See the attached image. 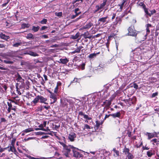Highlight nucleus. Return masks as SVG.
I'll return each mask as SVG.
<instances>
[{
	"label": "nucleus",
	"mask_w": 159,
	"mask_h": 159,
	"mask_svg": "<svg viewBox=\"0 0 159 159\" xmlns=\"http://www.w3.org/2000/svg\"><path fill=\"white\" fill-rule=\"evenodd\" d=\"M101 66H102V65ZM103 69V67L102 66H101L100 65H99L97 67V70H98V71H101Z\"/></svg>",
	"instance_id": "a18cd8bd"
},
{
	"label": "nucleus",
	"mask_w": 159,
	"mask_h": 159,
	"mask_svg": "<svg viewBox=\"0 0 159 159\" xmlns=\"http://www.w3.org/2000/svg\"><path fill=\"white\" fill-rule=\"evenodd\" d=\"M79 36V34L77 33L75 35H72L71 36V38L73 39H77Z\"/></svg>",
	"instance_id": "a19ab883"
},
{
	"label": "nucleus",
	"mask_w": 159,
	"mask_h": 159,
	"mask_svg": "<svg viewBox=\"0 0 159 159\" xmlns=\"http://www.w3.org/2000/svg\"><path fill=\"white\" fill-rule=\"evenodd\" d=\"M50 108V106H46L41 107V110H42L43 108L46 109V110H48Z\"/></svg>",
	"instance_id": "de8ad7c7"
},
{
	"label": "nucleus",
	"mask_w": 159,
	"mask_h": 159,
	"mask_svg": "<svg viewBox=\"0 0 159 159\" xmlns=\"http://www.w3.org/2000/svg\"><path fill=\"white\" fill-rule=\"evenodd\" d=\"M58 85H57V86L55 88V90H54V92L55 93H57V90H58Z\"/></svg>",
	"instance_id": "69168bd1"
},
{
	"label": "nucleus",
	"mask_w": 159,
	"mask_h": 159,
	"mask_svg": "<svg viewBox=\"0 0 159 159\" xmlns=\"http://www.w3.org/2000/svg\"><path fill=\"white\" fill-rule=\"evenodd\" d=\"M47 22V20L46 19H43L40 22L41 24H46Z\"/></svg>",
	"instance_id": "79ce46f5"
},
{
	"label": "nucleus",
	"mask_w": 159,
	"mask_h": 159,
	"mask_svg": "<svg viewBox=\"0 0 159 159\" xmlns=\"http://www.w3.org/2000/svg\"><path fill=\"white\" fill-rule=\"evenodd\" d=\"M69 61V60L66 58H62L60 59L59 61H58V62L63 64H66Z\"/></svg>",
	"instance_id": "9b49d317"
},
{
	"label": "nucleus",
	"mask_w": 159,
	"mask_h": 159,
	"mask_svg": "<svg viewBox=\"0 0 159 159\" xmlns=\"http://www.w3.org/2000/svg\"><path fill=\"white\" fill-rule=\"evenodd\" d=\"M82 48H83V47L82 46H79L77 49H75L74 51L72 52V53H75L76 52L80 53V51L81 49Z\"/></svg>",
	"instance_id": "bb28decb"
},
{
	"label": "nucleus",
	"mask_w": 159,
	"mask_h": 159,
	"mask_svg": "<svg viewBox=\"0 0 159 159\" xmlns=\"http://www.w3.org/2000/svg\"><path fill=\"white\" fill-rule=\"evenodd\" d=\"M128 35L132 36H136L137 35V33H136L135 31L131 27H129L128 29Z\"/></svg>",
	"instance_id": "423d86ee"
},
{
	"label": "nucleus",
	"mask_w": 159,
	"mask_h": 159,
	"mask_svg": "<svg viewBox=\"0 0 159 159\" xmlns=\"http://www.w3.org/2000/svg\"><path fill=\"white\" fill-rule=\"evenodd\" d=\"M130 78L129 77H127L125 80L126 83H128L130 81Z\"/></svg>",
	"instance_id": "052dcab7"
},
{
	"label": "nucleus",
	"mask_w": 159,
	"mask_h": 159,
	"mask_svg": "<svg viewBox=\"0 0 159 159\" xmlns=\"http://www.w3.org/2000/svg\"><path fill=\"white\" fill-rule=\"evenodd\" d=\"M25 54L30 55L31 56L33 57H36L38 56V55L35 52H34L31 51H25Z\"/></svg>",
	"instance_id": "9d476101"
},
{
	"label": "nucleus",
	"mask_w": 159,
	"mask_h": 159,
	"mask_svg": "<svg viewBox=\"0 0 159 159\" xmlns=\"http://www.w3.org/2000/svg\"><path fill=\"white\" fill-rule=\"evenodd\" d=\"M47 27L46 26H42L41 28L40 29V30H43L47 28Z\"/></svg>",
	"instance_id": "0e129e2a"
},
{
	"label": "nucleus",
	"mask_w": 159,
	"mask_h": 159,
	"mask_svg": "<svg viewBox=\"0 0 159 159\" xmlns=\"http://www.w3.org/2000/svg\"><path fill=\"white\" fill-rule=\"evenodd\" d=\"M11 101L10 102H7V105L9 107L12 108V105L11 104Z\"/></svg>",
	"instance_id": "bf43d9fd"
},
{
	"label": "nucleus",
	"mask_w": 159,
	"mask_h": 159,
	"mask_svg": "<svg viewBox=\"0 0 159 159\" xmlns=\"http://www.w3.org/2000/svg\"><path fill=\"white\" fill-rule=\"evenodd\" d=\"M136 101V98L135 96L131 98H129V103L130 105L131 103L134 104L135 103Z\"/></svg>",
	"instance_id": "2eb2a0df"
},
{
	"label": "nucleus",
	"mask_w": 159,
	"mask_h": 159,
	"mask_svg": "<svg viewBox=\"0 0 159 159\" xmlns=\"http://www.w3.org/2000/svg\"><path fill=\"white\" fill-rule=\"evenodd\" d=\"M76 137V134L75 133L71 132L69 134L68 138L70 141L73 142L75 140V139Z\"/></svg>",
	"instance_id": "0eeeda50"
},
{
	"label": "nucleus",
	"mask_w": 159,
	"mask_h": 159,
	"mask_svg": "<svg viewBox=\"0 0 159 159\" xmlns=\"http://www.w3.org/2000/svg\"><path fill=\"white\" fill-rule=\"evenodd\" d=\"M145 27L146 28V33L144 35V39H146L147 38V36L150 33V28L153 27L152 25L150 24H148L146 25Z\"/></svg>",
	"instance_id": "39448f33"
},
{
	"label": "nucleus",
	"mask_w": 159,
	"mask_h": 159,
	"mask_svg": "<svg viewBox=\"0 0 159 159\" xmlns=\"http://www.w3.org/2000/svg\"><path fill=\"white\" fill-rule=\"evenodd\" d=\"M79 10V9L78 8H76L75 10V13L78 14L79 12H77Z\"/></svg>",
	"instance_id": "774afa93"
},
{
	"label": "nucleus",
	"mask_w": 159,
	"mask_h": 159,
	"mask_svg": "<svg viewBox=\"0 0 159 159\" xmlns=\"http://www.w3.org/2000/svg\"><path fill=\"white\" fill-rule=\"evenodd\" d=\"M103 123V121L100 122V121H98V120H96V125L95 127H97V128H98L100 125H102Z\"/></svg>",
	"instance_id": "c85d7f7f"
},
{
	"label": "nucleus",
	"mask_w": 159,
	"mask_h": 159,
	"mask_svg": "<svg viewBox=\"0 0 159 159\" xmlns=\"http://www.w3.org/2000/svg\"><path fill=\"white\" fill-rule=\"evenodd\" d=\"M78 79L77 78H75L73 80V81H71V82H70V84L74 83L77 82H78Z\"/></svg>",
	"instance_id": "864d4df0"
},
{
	"label": "nucleus",
	"mask_w": 159,
	"mask_h": 159,
	"mask_svg": "<svg viewBox=\"0 0 159 159\" xmlns=\"http://www.w3.org/2000/svg\"><path fill=\"white\" fill-rule=\"evenodd\" d=\"M97 54L93 53L89 55V57L90 59H92L94 57L96 56Z\"/></svg>",
	"instance_id": "ea45409f"
},
{
	"label": "nucleus",
	"mask_w": 159,
	"mask_h": 159,
	"mask_svg": "<svg viewBox=\"0 0 159 159\" xmlns=\"http://www.w3.org/2000/svg\"><path fill=\"white\" fill-rule=\"evenodd\" d=\"M80 1L81 2H83V0H75L74 1H73L72 2V4H74L76 2H79Z\"/></svg>",
	"instance_id": "e2e57ef3"
},
{
	"label": "nucleus",
	"mask_w": 159,
	"mask_h": 159,
	"mask_svg": "<svg viewBox=\"0 0 159 159\" xmlns=\"http://www.w3.org/2000/svg\"><path fill=\"white\" fill-rule=\"evenodd\" d=\"M28 24L25 23H24L22 24V26L23 28H28V26H27Z\"/></svg>",
	"instance_id": "6e6d98bb"
},
{
	"label": "nucleus",
	"mask_w": 159,
	"mask_h": 159,
	"mask_svg": "<svg viewBox=\"0 0 159 159\" xmlns=\"http://www.w3.org/2000/svg\"><path fill=\"white\" fill-rule=\"evenodd\" d=\"M50 100L51 101L50 103L51 104L54 103L56 102L57 101V95L54 93H51L49 95Z\"/></svg>",
	"instance_id": "20e7f679"
},
{
	"label": "nucleus",
	"mask_w": 159,
	"mask_h": 159,
	"mask_svg": "<svg viewBox=\"0 0 159 159\" xmlns=\"http://www.w3.org/2000/svg\"><path fill=\"white\" fill-rule=\"evenodd\" d=\"M154 154V152L152 150H150L147 152V155L149 157H151Z\"/></svg>",
	"instance_id": "a878e982"
},
{
	"label": "nucleus",
	"mask_w": 159,
	"mask_h": 159,
	"mask_svg": "<svg viewBox=\"0 0 159 159\" xmlns=\"http://www.w3.org/2000/svg\"><path fill=\"white\" fill-rule=\"evenodd\" d=\"M146 135H147L148 136V139L149 140L151 139L154 137L155 136V135L157 134L156 132L153 133H149L147 132L146 134Z\"/></svg>",
	"instance_id": "4468645a"
},
{
	"label": "nucleus",
	"mask_w": 159,
	"mask_h": 159,
	"mask_svg": "<svg viewBox=\"0 0 159 159\" xmlns=\"http://www.w3.org/2000/svg\"><path fill=\"white\" fill-rule=\"evenodd\" d=\"M128 159H132L134 158L133 155L130 153L126 155Z\"/></svg>",
	"instance_id": "4c0bfd02"
},
{
	"label": "nucleus",
	"mask_w": 159,
	"mask_h": 159,
	"mask_svg": "<svg viewBox=\"0 0 159 159\" xmlns=\"http://www.w3.org/2000/svg\"><path fill=\"white\" fill-rule=\"evenodd\" d=\"M105 106H106L107 107L110 106L111 104V101L109 100H106L105 101Z\"/></svg>",
	"instance_id": "72a5a7b5"
},
{
	"label": "nucleus",
	"mask_w": 159,
	"mask_h": 159,
	"mask_svg": "<svg viewBox=\"0 0 159 159\" xmlns=\"http://www.w3.org/2000/svg\"><path fill=\"white\" fill-rule=\"evenodd\" d=\"M134 51L135 54L137 55H140L142 52V51L140 48H138L136 49Z\"/></svg>",
	"instance_id": "aec40b11"
},
{
	"label": "nucleus",
	"mask_w": 159,
	"mask_h": 159,
	"mask_svg": "<svg viewBox=\"0 0 159 159\" xmlns=\"http://www.w3.org/2000/svg\"><path fill=\"white\" fill-rule=\"evenodd\" d=\"M124 16V15L122 16H117L116 17L115 21L114 22V25H116L118 23L120 24L121 23V18L123 17Z\"/></svg>",
	"instance_id": "6e6552de"
},
{
	"label": "nucleus",
	"mask_w": 159,
	"mask_h": 159,
	"mask_svg": "<svg viewBox=\"0 0 159 159\" xmlns=\"http://www.w3.org/2000/svg\"><path fill=\"white\" fill-rule=\"evenodd\" d=\"M107 17H102L99 19L98 22L99 24H103L105 23L107 21Z\"/></svg>",
	"instance_id": "1a4fd4ad"
},
{
	"label": "nucleus",
	"mask_w": 159,
	"mask_h": 159,
	"mask_svg": "<svg viewBox=\"0 0 159 159\" xmlns=\"http://www.w3.org/2000/svg\"><path fill=\"white\" fill-rule=\"evenodd\" d=\"M80 13H81V12H79V13L78 14H77V13H75V15H73L71 16V19H74L77 16H78L79 14H80Z\"/></svg>",
	"instance_id": "49530a36"
},
{
	"label": "nucleus",
	"mask_w": 159,
	"mask_h": 159,
	"mask_svg": "<svg viewBox=\"0 0 159 159\" xmlns=\"http://www.w3.org/2000/svg\"><path fill=\"white\" fill-rule=\"evenodd\" d=\"M106 2H103L102 3H101L100 5V6L103 9V7L105 6L106 5Z\"/></svg>",
	"instance_id": "603ef678"
},
{
	"label": "nucleus",
	"mask_w": 159,
	"mask_h": 159,
	"mask_svg": "<svg viewBox=\"0 0 159 159\" xmlns=\"http://www.w3.org/2000/svg\"><path fill=\"white\" fill-rule=\"evenodd\" d=\"M55 14L56 16L59 17L61 16L62 14V12H56Z\"/></svg>",
	"instance_id": "c03bdc74"
},
{
	"label": "nucleus",
	"mask_w": 159,
	"mask_h": 159,
	"mask_svg": "<svg viewBox=\"0 0 159 159\" xmlns=\"http://www.w3.org/2000/svg\"><path fill=\"white\" fill-rule=\"evenodd\" d=\"M26 38L27 39H34V37L33 36V35L31 33H29L26 36Z\"/></svg>",
	"instance_id": "e433bc0d"
},
{
	"label": "nucleus",
	"mask_w": 159,
	"mask_h": 159,
	"mask_svg": "<svg viewBox=\"0 0 159 159\" xmlns=\"http://www.w3.org/2000/svg\"><path fill=\"white\" fill-rule=\"evenodd\" d=\"M83 116L84 118L87 120H90L91 119V117H89L88 115L84 114Z\"/></svg>",
	"instance_id": "37998d69"
},
{
	"label": "nucleus",
	"mask_w": 159,
	"mask_h": 159,
	"mask_svg": "<svg viewBox=\"0 0 159 159\" xmlns=\"http://www.w3.org/2000/svg\"><path fill=\"white\" fill-rule=\"evenodd\" d=\"M96 9L95 10L94 12L95 13L97 12L100 11L99 12H100L102 11V8L101 7L100 5H97L95 6Z\"/></svg>",
	"instance_id": "6ab92c4d"
},
{
	"label": "nucleus",
	"mask_w": 159,
	"mask_h": 159,
	"mask_svg": "<svg viewBox=\"0 0 159 159\" xmlns=\"http://www.w3.org/2000/svg\"><path fill=\"white\" fill-rule=\"evenodd\" d=\"M93 25V23L90 22H89L86 25L83 26L82 28V29H89L91 26H92Z\"/></svg>",
	"instance_id": "ddd939ff"
},
{
	"label": "nucleus",
	"mask_w": 159,
	"mask_h": 159,
	"mask_svg": "<svg viewBox=\"0 0 159 159\" xmlns=\"http://www.w3.org/2000/svg\"><path fill=\"white\" fill-rule=\"evenodd\" d=\"M72 149V151L73 153V156L76 158H80L83 157V155L81 154V152H79V151H80L82 152H84L83 151L79 150L78 148H75L73 147V148H70V149Z\"/></svg>",
	"instance_id": "f03ea898"
},
{
	"label": "nucleus",
	"mask_w": 159,
	"mask_h": 159,
	"mask_svg": "<svg viewBox=\"0 0 159 159\" xmlns=\"http://www.w3.org/2000/svg\"><path fill=\"white\" fill-rule=\"evenodd\" d=\"M16 91L17 92L18 94L20 95L21 94V93L20 92V91L19 90V89L18 88L17 86H16Z\"/></svg>",
	"instance_id": "680f3d73"
},
{
	"label": "nucleus",
	"mask_w": 159,
	"mask_h": 159,
	"mask_svg": "<svg viewBox=\"0 0 159 159\" xmlns=\"http://www.w3.org/2000/svg\"><path fill=\"white\" fill-rule=\"evenodd\" d=\"M2 62L7 64H13V61H10V59L8 58L2 60Z\"/></svg>",
	"instance_id": "a211bd4d"
},
{
	"label": "nucleus",
	"mask_w": 159,
	"mask_h": 159,
	"mask_svg": "<svg viewBox=\"0 0 159 159\" xmlns=\"http://www.w3.org/2000/svg\"><path fill=\"white\" fill-rule=\"evenodd\" d=\"M22 44V43L21 42H18L16 43L13 45L14 47H18L20 46H21Z\"/></svg>",
	"instance_id": "7c9ffc66"
},
{
	"label": "nucleus",
	"mask_w": 159,
	"mask_h": 159,
	"mask_svg": "<svg viewBox=\"0 0 159 159\" xmlns=\"http://www.w3.org/2000/svg\"><path fill=\"white\" fill-rule=\"evenodd\" d=\"M34 131V130L32 128H29L28 129H27L24 130L22 131V132L23 133H26L30 132L32 131Z\"/></svg>",
	"instance_id": "c756f323"
},
{
	"label": "nucleus",
	"mask_w": 159,
	"mask_h": 159,
	"mask_svg": "<svg viewBox=\"0 0 159 159\" xmlns=\"http://www.w3.org/2000/svg\"><path fill=\"white\" fill-rule=\"evenodd\" d=\"M113 151L114 152V155H116L117 156H119V152L116 150L115 148H113Z\"/></svg>",
	"instance_id": "58836bf2"
},
{
	"label": "nucleus",
	"mask_w": 159,
	"mask_h": 159,
	"mask_svg": "<svg viewBox=\"0 0 159 159\" xmlns=\"http://www.w3.org/2000/svg\"><path fill=\"white\" fill-rule=\"evenodd\" d=\"M150 11L151 13H150V16H151L152 15L155 13L156 12V11L155 9Z\"/></svg>",
	"instance_id": "3c124183"
},
{
	"label": "nucleus",
	"mask_w": 159,
	"mask_h": 159,
	"mask_svg": "<svg viewBox=\"0 0 159 159\" xmlns=\"http://www.w3.org/2000/svg\"><path fill=\"white\" fill-rule=\"evenodd\" d=\"M111 116L114 118H120L121 116V113L119 111L114 113L111 114Z\"/></svg>",
	"instance_id": "f8f14e48"
},
{
	"label": "nucleus",
	"mask_w": 159,
	"mask_h": 159,
	"mask_svg": "<svg viewBox=\"0 0 159 159\" xmlns=\"http://www.w3.org/2000/svg\"><path fill=\"white\" fill-rule=\"evenodd\" d=\"M41 38H44L45 39L48 38V35H43L40 36Z\"/></svg>",
	"instance_id": "13d9d810"
},
{
	"label": "nucleus",
	"mask_w": 159,
	"mask_h": 159,
	"mask_svg": "<svg viewBox=\"0 0 159 159\" xmlns=\"http://www.w3.org/2000/svg\"><path fill=\"white\" fill-rule=\"evenodd\" d=\"M39 100L40 102L41 103H44L45 104H48L46 102L47 100V98L43 97V96H39Z\"/></svg>",
	"instance_id": "dca6fc26"
},
{
	"label": "nucleus",
	"mask_w": 159,
	"mask_h": 159,
	"mask_svg": "<svg viewBox=\"0 0 159 159\" xmlns=\"http://www.w3.org/2000/svg\"><path fill=\"white\" fill-rule=\"evenodd\" d=\"M39 100V96L38 95L35 98L34 100L31 102V103L32 104L33 103L34 104H36Z\"/></svg>",
	"instance_id": "4be33fe9"
},
{
	"label": "nucleus",
	"mask_w": 159,
	"mask_h": 159,
	"mask_svg": "<svg viewBox=\"0 0 159 159\" xmlns=\"http://www.w3.org/2000/svg\"><path fill=\"white\" fill-rule=\"evenodd\" d=\"M83 36L84 37L85 39H90L91 37V36L89 35L88 31L85 32L83 34Z\"/></svg>",
	"instance_id": "5701e85b"
},
{
	"label": "nucleus",
	"mask_w": 159,
	"mask_h": 159,
	"mask_svg": "<svg viewBox=\"0 0 159 159\" xmlns=\"http://www.w3.org/2000/svg\"><path fill=\"white\" fill-rule=\"evenodd\" d=\"M16 80L18 81H21L22 79V77H21L20 74H19L18 73H17L16 75Z\"/></svg>",
	"instance_id": "cd10ccee"
},
{
	"label": "nucleus",
	"mask_w": 159,
	"mask_h": 159,
	"mask_svg": "<svg viewBox=\"0 0 159 159\" xmlns=\"http://www.w3.org/2000/svg\"><path fill=\"white\" fill-rule=\"evenodd\" d=\"M71 102H73L72 99H68L65 98L63 100H61V104L62 107H67L68 105L67 102L70 103Z\"/></svg>",
	"instance_id": "7ed1b4c3"
},
{
	"label": "nucleus",
	"mask_w": 159,
	"mask_h": 159,
	"mask_svg": "<svg viewBox=\"0 0 159 159\" xmlns=\"http://www.w3.org/2000/svg\"><path fill=\"white\" fill-rule=\"evenodd\" d=\"M75 101H73V102H74L75 103H77V104H78V105H80L82 104V103L81 102V101L79 100V99H76L75 98H74Z\"/></svg>",
	"instance_id": "473e14b6"
},
{
	"label": "nucleus",
	"mask_w": 159,
	"mask_h": 159,
	"mask_svg": "<svg viewBox=\"0 0 159 159\" xmlns=\"http://www.w3.org/2000/svg\"><path fill=\"white\" fill-rule=\"evenodd\" d=\"M9 100L13 103L17 104L19 102L20 99L18 97L16 96L14 98V100Z\"/></svg>",
	"instance_id": "f3484780"
},
{
	"label": "nucleus",
	"mask_w": 159,
	"mask_h": 159,
	"mask_svg": "<svg viewBox=\"0 0 159 159\" xmlns=\"http://www.w3.org/2000/svg\"><path fill=\"white\" fill-rule=\"evenodd\" d=\"M139 5L140 6H142L143 8H145V7H146V6L142 2H140L139 4Z\"/></svg>",
	"instance_id": "5fc2aeb1"
},
{
	"label": "nucleus",
	"mask_w": 159,
	"mask_h": 159,
	"mask_svg": "<svg viewBox=\"0 0 159 159\" xmlns=\"http://www.w3.org/2000/svg\"><path fill=\"white\" fill-rule=\"evenodd\" d=\"M83 130H85V129H90V127L87 124L84 125V126L83 127Z\"/></svg>",
	"instance_id": "c9c22d12"
},
{
	"label": "nucleus",
	"mask_w": 159,
	"mask_h": 159,
	"mask_svg": "<svg viewBox=\"0 0 159 159\" xmlns=\"http://www.w3.org/2000/svg\"><path fill=\"white\" fill-rule=\"evenodd\" d=\"M39 127H40V130H43L44 131H46V129L43 128L44 126H43V125H42L41 124V125H39Z\"/></svg>",
	"instance_id": "8fccbe9b"
},
{
	"label": "nucleus",
	"mask_w": 159,
	"mask_h": 159,
	"mask_svg": "<svg viewBox=\"0 0 159 159\" xmlns=\"http://www.w3.org/2000/svg\"><path fill=\"white\" fill-rule=\"evenodd\" d=\"M0 37L2 39L6 40L10 38V37L9 36L3 34H0Z\"/></svg>",
	"instance_id": "b1692460"
},
{
	"label": "nucleus",
	"mask_w": 159,
	"mask_h": 159,
	"mask_svg": "<svg viewBox=\"0 0 159 159\" xmlns=\"http://www.w3.org/2000/svg\"><path fill=\"white\" fill-rule=\"evenodd\" d=\"M1 123L5 122L6 121V119L4 118H1Z\"/></svg>",
	"instance_id": "4d7b16f0"
},
{
	"label": "nucleus",
	"mask_w": 159,
	"mask_h": 159,
	"mask_svg": "<svg viewBox=\"0 0 159 159\" xmlns=\"http://www.w3.org/2000/svg\"><path fill=\"white\" fill-rule=\"evenodd\" d=\"M40 27L39 26L37 27L33 26H32V30L34 31V32H37L38 31Z\"/></svg>",
	"instance_id": "2f4dec72"
},
{
	"label": "nucleus",
	"mask_w": 159,
	"mask_h": 159,
	"mask_svg": "<svg viewBox=\"0 0 159 159\" xmlns=\"http://www.w3.org/2000/svg\"><path fill=\"white\" fill-rule=\"evenodd\" d=\"M151 142L153 145H155V143H156L157 145L159 144V139H154L151 141Z\"/></svg>",
	"instance_id": "393cba45"
},
{
	"label": "nucleus",
	"mask_w": 159,
	"mask_h": 159,
	"mask_svg": "<svg viewBox=\"0 0 159 159\" xmlns=\"http://www.w3.org/2000/svg\"><path fill=\"white\" fill-rule=\"evenodd\" d=\"M129 151V148H125L123 150V152L126 155L130 153Z\"/></svg>",
	"instance_id": "f704fd0d"
},
{
	"label": "nucleus",
	"mask_w": 159,
	"mask_h": 159,
	"mask_svg": "<svg viewBox=\"0 0 159 159\" xmlns=\"http://www.w3.org/2000/svg\"><path fill=\"white\" fill-rule=\"evenodd\" d=\"M62 140V142L61 141H59V143L64 148L63 150L62 151L63 154L66 157H69V154H70L71 151L70 148H73V146L69 145L68 146H66L65 144L66 138L64 137H63L61 139Z\"/></svg>",
	"instance_id": "f257e3e1"
},
{
	"label": "nucleus",
	"mask_w": 159,
	"mask_h": 159,
	"mask_svg": "<svg viewBox=\"0 0 159 159\" xmlns=\"http://www.w3.org/2000/svg\"><path fill=\"white\" fill-rule=\"evenodd\" d=\"M85 64L84 63H83L81 65V69L82 70L84 69Z\"/></svg>",
	"instance_id": "338daca9"
},
{
	"label": "nucleus",
	"mask_w": 159,
	"mask_h": 159,
	"mask_svg": "<svg viewBox=\"0 0 159 159\" xmlns=\"http://www.w3.org/2000/svg\"><path fill=\"white\" fill-rule=\"evenodd\" d=\"M127 87L129 88L134 87L136 90L138 88V85L136 83H132L130 84Z\"/></svg>",
	"instance_id": "412c9836"
},
{
	"label": "nucleus",
	"mask_w": 159,
	"mask_h": 159,
	"mask_svg": "<svg viewBox=\"0 0 159 159\" xmlns=\"http://www.w3.org/2000/svg\"><path fill=\"white\" fill-rule=\"evenodd\" d=\"M143 9H144L145 13L150 16V13L148 12V9L146 8V7L145 8H143Z\"/></svg>",
	"instance_id": "09e8293b"
}]
</instances>
